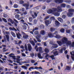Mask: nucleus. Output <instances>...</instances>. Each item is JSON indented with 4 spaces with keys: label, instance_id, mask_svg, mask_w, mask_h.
<instances>
[{
    "label": "nucleus",
    "instance_id": "7",
    "mask_svg": "<svg viewBox=\"0 0 74 74\" xmlns=\"http://www.w3.org/2000/svg\"><path fill=\"white\" fill-rule=\"evenodd\" d=\"M54 1L57 4H62L63 2V0H54Z\"/></svg>",
    "mask_w": 74,
    "mask_h": 74
},
{
    "label": "nucleus",
    "instance_id": "33",
    "mask_svg": "<svg viewBox=\"0 0 74 74\" xmlns=\"http://www.w3.org/2000/svg\"><path fill=\"white\" fill-rule=\"evenodd\" d=\"M45 54H46V56H45V59H47V60H48V58H47V57L49 56V55H48V54L46 53H45Z\"/></svg>",
    "mask_w": 74,
    "mask_h": 74
},
{
    "label": "nucleus",
    "instance_id": "35",
    "mask_svg": "<svg viewBox=\"0 0 74 74\" xmlns=\"http://www.w3.org/2000/svg\"><path fill=\"white\" fill-rule=\"evenodd\" d=\"M60 6L62 8H65V7H66V4L62 3V4H61Z\"/></svg>",
    "mask_w": 74,
    "mask_h": 74
},
{
    "label": "nucleus",
    "instance_id": "41",
    "mask_svg": "<svg viewBox=\"0 0 74 74\" xmlns=\"http://www.w3.org/2000/svg\"><path fill=\"white\" fill-rule=\"evenodd\" d=\"M52 10L53 12H56V11H57V8H53Z\"/></svg>",
    "mask_w": 74,
    "mask_h": 74
},
{
    "label": "nucleus",
    "instance_id": "48",
    "mask_svg": "<svg viewBox=\"0 0 74 74\" xmlns=\"http://www.w3.org/2000/svg\"><path fill=\"white\" fill-rule=\"evenodd\" d=\"M15 17L16 19H18V18H19V15L18 14H17L15 16Z\"/></svg>",
    "mask_w": 74,
    "mask_h": 74
},
{
    "label": "nucleus",
    "instance_id": "34",
    "mask_svg": "<svg viewBox=\"0 0 74 74\" xmlns=\"http://www.w3.org/2000/svg\"><path fill=\"white\" fill-rule=\"evenodd\" d=\"M45 52H46V53H48L49 52V49L47 48H45L44 50Z\"/></svg>",
    "mask_w": 74,
    "mask_h": 74
},
{
    "label": "nucleus",
    "instance_id": "58",
    "mask_svg": "<svg viewBox=\"0 0 74 74\" xmlns=\"http://www.w3.org/2000/svg\"><path fill=\"white\" fill-rule=\"evenodd\" d=\"M14 73L13 72H6L5 74H12Z\"/></svg>",
    "mask_w": 74,
    "mask_h": 74
},
{
    "label": "nucleus",
    "instance_id": "16",
    "mask_svg": "<svg viewBox=\"0 0 74 74\" xmlns=\"http://www.w3.org/2000/svg\"><path fill=\"white\" fill-rule=\"evenodd\" d=\"M47 13L49 14H53L54 12H53V10H52L51 9H49L47 10Z\"/></svg>",
    "mask_w": 74,
    "mask_h": 74
},
{
    "label": "nucleus",
    "instance_id": "23",
    "mask_svg": "<svg viewBox=\"0 0 74 74\" xmlns=\"http://www.w3.org/2000/svg\"><path fill=\"white\" fill-rule=\"evenodd\" d=\"M8 22H10L12 24H14V21H12V20L11 18L8 19Z\"/></svg>",
    "mask_w": 74,
    "mask_h": 74
},
{
    "label": "nucleus",
    "instance_id": "56",
    "mask_svg": "<svg viewBox=\"0 0 74 74\" xmlns=\"http://www.w3.org/2000/svg\"><path fill=\"white\" fill-rule=\"evenodd\" d=\"M23 3H24V1H23L21 0L20 1V4H22Z\"/></svg>",
    "mask_w": 74,
    "mask_h": 74
},
{
    "label": "nucleus",
    "instance_id": "12",
    "mask_svg": "<svg viewBox=\"0 0 74 74\" xmlns=\"http://www.w3.org/2000/svg\"><path fill=\"white\" fill-rule=\"evenodd\" d=\"M70 54L71 55V58L72 60L74 61V51H73L72 52H70Z\"/></svg>",
    "mask_w": 74,
    "mask_h": 74
},
{
    "label": "nucleus",
    "instance_id": "62",
    "mask_svg": "<svg viewBox=\"0 0 74 74\" xmlns=\"http://www.w3.org/2000/svg\"><path fill=\"white\" fill-rule=\"evenodd\" d=\"M31 62L32 63H35V61L34 60H31Z\"/></svg>",
    "mask_w": 74,
    "mask_h": 74
},
{
    "label": "nucleus",
    "instance_id": "37",
    "mask_svg": "<svg viewBox=\"0 0 74 74\" xmlns=\"http://www.w3.org/2000/svg\"><path fill=\"white\" fill-rule=\"evenodd\" d=\"M50 21H51V22L52 21H53V20H55V17L53 16L51 17L50 18Z\"/></svg>",
    "mask_w": 74,
    "mask_h": 74
},
{
    "label": "nucleus",
    "instance_id": "21",
    "mask_svg": "<svg viewBox=\"0 0 74 74\" xmlns=\"http://www.w3.org/2000/svg\"><path fill=\"white\" fill-rule=\"evenodd\" d=\"M53 53L54 56H57V55H59V53L57 51H56L53 52Z\"/></svg>",
    "mask_w": 74,
    "mask_h": 74
},
{
    "label": "nucleus",
    "instance_id": "44",
    "mask_svg": "<svg viewBox=\"0 0 74 74\" xmlns=\"http://www.w3.org/2000/svg\"><path fill=\"white\" fill-rule=\"evenodd\" d=\"M50 57L51 58V59H52L53 60H54V59H55V58H54L55 57V56L54 55L51 56Z\"/></svg>",
    "mask_w": 74,
    "mask_h": 74
},
{
    "label": "nucleus",
    "instance_id": "19",
    "mask_svg": "<svg viewBox=\"0 0 74 74\" xmlns=\"http://www.w3.org/2000/svg\"><path fill=\"white\" fill-rule=\"evenodd\" d=\"M16 36L18 38V39H20V37L22 36V34H21L20 33H19V32H18V34H16Z\"/></svg>",
    "mask_w": 74,
    "mask_h": 74
},
{
    "label": "nucleus",
    "instance_id": "40",
    "mask_svg": "<svg viewBox=\"0 0 74 74\" xmlns=\"http://www.w3.org/2000/svg\"><path fill=\"white\" fill-rule=\"evenodd\" d=\"M39 12H37V13L36 12H34V15L35 16H36V17H37V14H38Z\"/></svg>",
    "mask_w": 74,
    "mask_h": 74
},
{
    "label": "nucleus",
    "instance_id": "52",
    "mask_svg": "<svg viewBox=\"0 0 74 74\" xmlns=\"http://www.w3.org/2000/svg\"><path fill=\"white\" fill-rule=\"evenodd\" d=\"M37 20L36 19H34V25H36L37 24Z\"/></svg>",
    "mask_w": 74,
    "mask_h": 74
},
{
    "label": "nucleus",
    "instance_id": "27",
    "mask_svg": "<svg viewBox=\"0 0 74 74\" xmlns=\"http://www.w3.org/2000/svg\"><path fill=\"white\" fill-rule=\"evenodd\" d=\"M9 30H12V31H14H14H15V32H16L17 31L16 29L14 28H11V27H10L9 28Z\"/></svg>",
    "mask_w": 74,
    "mask_h": 74
},
{
    "label": "nucleus",
    "instance_id": "36",
    "mask_svg": "<svg viewBox=\"0 0 74 74\" xmlns=\"http://www.w3.org/2000/svg\"><path fill=\"white\" fill-rule=\"evenodd\" d=\"M30 42L31 44H32L33 46H34V45H35V43H34V42L33 40H32L30 41Z\"/></svg>",
    "mask_w": 74,
    "mask_h": 74
},
{
    "label": "nucleus",
    "instance_id": "29",
    "mask_svg": "<svg viewBox=\"0 0 74 74\" xmlns=\"http://www.w3.org/2000/svg\"><path fill=\"white\" fill-rule=\"evenodd\" d=\"M53 47L54 48H57L58 47V45L56 44H53Z\"/></svg>",
    "mask_w": 74,
    "mask_h": 74
},
{
    "label": "nucleus",
    "instance_id": "6",
    "mask_svg": "<svg viewBox=\"0 0 74 74\" xmlns=\"http://www.w3.org/2000/svg\"><path fill=\"white\" fill-rule=\"evenodd\" d=\"M27 3H25L23 4V6L25 7L26 10H27L29 9V2H27Z\"/></svg>",
    "mask_w": 74,
    "mask_h": 74
},
{
    "label": "nucleus",
    "instance_id": "15",
    "mask_svg": "<svg viewBox=\"0 0 74 74\" xmlns=\"http://www.w3.org/2000/svg\"><path fill=\"white\" fill-rule=\"evenodd\" d=\"M73 15V13L69 12L67 13V16H68V17H71Z\"/></svg>",
    "mask_w": 74,
    "mask_h": 74
},
{
    "label": "nucleus",
    "instance_id": "53",
    "mask_svg": "<svg viewBox=\"0 0 74 74\" xmlns=\"http://www.w3.org/2000/svg\"><path fill=\"white\" fill-rule=\"evenodd\" d=\"M16 62H17V63H18V62H20V61H21V60H20L19 58H16Z\"/></svg>",
    "mask_w": 74,
    "mask_h": 74
},
{
    "label": "nucleus",
    "instance_id": "30",
    "mask_svg": "<svg viewBox=\"0 0 74 74\" xmlns=\"http://www.w3.org/2000/svg\"><path fill=\"white\" fill-rule=\"evenodd\" d=\"M68 11L72 13V12H74V9L72 8L68 10Z\"/></svg>",
    "mask_w": 74,
    "mask_h": 74
},
{
    "label": "nucleus",
    "instance_id": "54",
    "mask_svg": "<svg viewBox=\"0 0 74 74\" xmlns=\"http://www.w3.org/2000/svg\"><path fill=\"white\" fill-rule=\"evenodd\" d=\"M2 20H3V21L5 22L6 23H7V21L6 19L4 18H2Z\"/></svg>",
    "mask_w": 74,
    "mask_h": 74
},
{
    "label": "nucleus",
    "instance_id": "45",
    "mask_svg": "<svg viewBox=\"0 0 74 74\" xmlns=\"http://www.w3.org/2000/svg\"><path fill=\"white\" fill-rule=\"evenodd\" d=\"M29 22H32V21H33V18L32 17H29Z\"/></svg>",
    "mask_w": 74,
    "mask_h": 74
},
{
    "label": "nucleus",
    "instance_id": "28",
    "mask_svg": "<svg viewBox=\"0 0 74 74\" xmlns=\"http://www.w3.org/2000/svg\"><path fill=\"white\" fill-rule=\"evenodd\" d=\"M5 36L7 41L9 42V41H10V36L8 35H6Z\"/></svg>",
    "mask_w": 74,
    "mask_h": 74
},
{
    "label": "nucleus",
    "instance_id": "61",
    "mask_svg": "<svg viewBox=\"0 0 74 74\" xmlns=\"http://www.w3.org/2000/svg\"><path fill=\"white\" fill-rule=\"evenodd\" d=\"M32 18H33V19H35V18H36V16H34V15L33 14H32Z\"/></svg>",
    "mask_w": 74,
    "mask_h": 74
},
{
    "label": "nucleus",
    "instance_id": "1",
    "mask_svg": "<svg viewBox=\"0 0 74 74\" xmlns=\"http://www.w3.org/2000/svg\"><path fill=\"white\" fill-rule=\"evenodd\" d=\"M68 40V38H66V37H64L62 39V43L64 44H66L67 42V41Z\"/></svg>",
    "mask_w": 74,
    "mask_h": 74
},
{
    "label": "nucleus",
    "instance_id": "25",
    "mask_svg": "<svg viewBox=\"0 0 74 74\" xmlns=\"http://www.w3.org/2000/svg\"><path fill=\"white\" fill-rule=\"evenodd\" d=\"M53 14H54V15L57 16H60V13L58 12H54Z\"/></svg>",
    "mask_w": 74,
    "mask_h": 74
},
{
    "label": "nucleus",
    "instance_id": "26",
    "mask_svg": "<svg viewBox=\"0 0 74 74\" xmlns=\"http://www.w3.org/2000/svg\"><path fill=\"white\" fill-rule=\"evenodd\" d=\"M40 33L41 34H42V35H43V36H44V35L45 34V31L44 30H41L40 31Z\"/></svg>",
    "mask_w": 74,
    "mask_h": 74
},
{
    "label": "nucleus",
    "instance_id": "63",
    "mask_svg": "<svg viewBox=\"0 0 74 74\" xmlns=\"http://www.w3.org/2000/svg\"><path fill=\"white\" fill-rule=\"evenodd\" d=\"M31 56L32 58H33L34 57V54L33 53H32L31 54Z\"/></svg>",
    "mask_w": 74,
    "mask_h": 74
},
{
    "label": "nucleus",
    "instance_id": "10",
    "mask_svg": "<svg viewBox=\"0 0 74 74\" xmlns=\"http://www.w3.org/2000/svg\"><path fill=\"white\" fill-rule=\"evenodd\" d=\"M71 69V66H66L65 69V70H68V71H70Z\"/></svg>",
    "mask_w": 74,
    "mask_h": 74
},
{
    "label": "nucleus",
    "instance_id": "8",
    "mask_svg": "<svg viewBox=\"0 0 74 74\" xmlns=\"http://www.w3.org/2000/svg\"><path fill=\"white\" fill-rule=\"evenodd\" d=\"M41 36L40 35H37L36 36V38H37V40L38 42H41V41L40 40V38H41Z\"/></svg>",
    "mask_w": 74,
    "mask_h": 74
},
{
    "label": "nucleus",
    "instance_id": "24",
    "mask_svg": "<svg viewBox=\"0 0 74 74\" xmlns=\"http://www.w3.org/2000/svg\"><path fill=\"white\" fill-rule=\"evenodd\" d=\"M55 24L57 26H59L60 25V23L58 21H55Z\"/></svg>",
    "mask_w": 74,
    "mask_h": 74
},
{
    "label": "nucleus",
    "instance_id": "32",
    "mask_svg": "<svg viewBox=\"0 0 74 74\" xmlns=\"http://www.w3.org/2000/svg\"><path fill=\"white\" fill-rule=\"evenodd\" d=\"M65 44H66L67 45H71V42L68 40Z\"/></svg>",
    "mask_w": 74,
    "mask_h": 74
},
{
    "label": "nucleus",
    "instance_id": "57",
    "mask_svg": "<svg viewBox=\"0 0 74 74\" xmlns=\"http://www.w3.org/2000/svg\"><path fill=\"white\" fill-rule=\"evenodd\" d=\"M66 32L67 33H70V30L69 29L66 30Z\"/></svg>",
    "mask_w": 74,
    "mask_h": 74
},
{
    "label": "nucleus",
    "instance_id": "49",
    "mask_svg": "<svg viewBox=\"0 0 74 74\" xmlns=\"http://www.w3.org/2000/svg\"><path fill=\"white\" fill-rule=\"evenodd\" d=\"M3 17L5 18H7V14H3Z\"/></svg>",
    "mask_w": 74,
    "mask_h": 74
},
{
    "label": "nucleus",
    "instance_id": "9",
    "mask_svg": "<svg viewBox=\"0 0 74 74\" xmlns=\"http://www.w3.org/2000/svg\"><path fill=\"white\" fill-rule=\"evenodd\" d=\"M23 23L24 25H23V28L24 30H26L27 29V27L25 25H26L27 26H28V24L25 23Z\"/></svg>",
    "mask_w": 74,
    "mask_h": 74
},
{
    "label": "nucleus",
    "instance_id": "59",
    "mask_svg": "<svg viewBox=\"0 0 74 74\" xmlns=\"http://www.w3.org/2000/svg\"><path fill=\"white\" fill-rule=\"evenodd\" d=\"M49 16H47L46 17H45L44 18L45 20H47V19H49Z\"/></svg>",
    "mask_w": 74,
    "mask_h": 74
},
{
    "label": "nucleus",
    "instance_id": "39",
    "mask_svg": "<svg viewBox=\"0 0 74 74\" xmlns=\"http://www.w3.org/2000/svg\"><path fill=\"white\" fill-rule=\"evenodd\" d=\"M11 34L14 37H16L15 34L13 32H11Z\"/></svg>",
    "mask_w": 74,
    "mask_h": 74
},
{
    "label": "nucleus",
    "instance_id": "64",
    "mask_svg": "<svg viewBox=\"0 0 74 74\" xmlns=\"http://www.w3.org/2000/svg\"><path fill=\"white\" fill-rule=\"evenodd\" d=\"M40 74V73L38 72H37V71H36L34 72V74Z\"/></svg>",
    "mask_w": 74,
    "mask_h": 74
},
{
    "label": "nucleus",
    "instance_id": "11",
    "mask_svg": "<svg viewBox=\"0 0 74 74\" xmlns=\"http://www.w3.org/2000/svg\"><path fill=\"white\" fill-rule=\"evenodd\" d=\"M12 55H15L14 54L11 53L9 55V56H10V58H12V59H13L14 60H15L16 59V58L15 57L16 56H12Z\"/></svg>",
    "mask_w": 74,
    "mask_h": 74
},
{
    "label": "nucleus",
    "instance_id": "5",
    "mask_svg": "<svg viewBox=\"0 0 74 74\" xmlns=\"http://www.w3.org/2000/svg\"><path fill=\"white\" fill-rule=\"evenodd\" d=\"M27 45L28 46V48L29 51L30 52L32 51V49H33V48L32 47V45L30 43L27 44Z\"/></svg>",
    "mask_w": 74,
    "mask_h": 74
},
{
    "label": "nucleus",
    "instance_id": "2",
    "mask_svg": "<svg viewBox=\"0 0 74 74\" xmlns=\"http://www.w3.org/2000/svg\"><path fill=\"white\" fill-rule=\"evenodd\" d=\"M58 34V31H56L55 33L53 34L54 35V34H56V36H54V37L56 38H57V39H59V38H62L61 37V36H60L59 35H57Z\"/></svg>",
    "mask_w": 74,
    "mask_h": 74
},
{
    "label": "nucleus",
    "instance_id": "43",
    "mask_svg": "<svg viewBox=\"0 0 74 74\" xmlns=\"http://www.w3.org/2000/svg\"><path fill=\"white\" fill-rule=\"evenodd\" d=\"M65 31V29L63 28H62L60 30V32L61 33H64V31Z\"/></svg>",
    "mask_w": 74,
    "mask_h": 74
},
{
    "label": "nucleus",
    "instance_id": "46",
    "mask_svg": "<svg viewBox=\"0 0 74 74\" xmlns=\"http://www.w3.org/2000/svg\"><path fill=\"white\" fill-rule=\"evenodd\" d=\"M21 67L23 69H25V70H27V67L25 66H21Z\"/></svg>",
    "mask_w": 74,
    "mask_h": 74
},
{
    "label": "nucleus",
    "instance_id": "38",
    "mask_svg": "<svg viewBox=\"0 0 74 74\" xmlns=\"http://www.w3.org/2000/svg\"><path fill=\"white\" fill-rule=\"evenodd\" d=\"M55 29L54 28L51 27L50 28V31L51 32H54V31H55Z\"/></svg>",
    "mask_w": 74,
    "mask_h": 74
},
{
    "label": "nucleus",
    "instance_id": "60",
    "mask_svg": "<svg viewBox=\"0 0 74 74\" xmlns=\"http://www.w3.org/2000/svg\"><path fill=\"white\" fill-rule=\"evenodd\" d=\"M62 18L63 19H65L66 18V15H63L62 16Z\"/></svg>",
    "mask_w": 74,
    "mask_h": 74
},
{
    "label": "nucleus",
    "instance_id": "22",
    "mask_svg": "<svg viewBox=\"0 0 74 74\" xmlns=\"http://www.w3.org/2000/svg\"><path fill=\"white\" fill-rule=\"evenodd\" d=\"M58 20L59 22H61V23L63 22V20L60 17L58 18Z\"/></svg>",
    "mask_w": 74,
    "mask_h": 74
},
{
    "label": "nucleus",
    "instance_id": "4",
    "mask_svg": "<svg viewBox=\"0 0 74 74\" xmlns=\"http://www.w3.org/2000/svg\"><path fill=\"white\" fill-rule=\"evenodd\" d=\"M45 23L46 26H48L51 23V21H50L49 20H46L45 21Z\"/></svg>",
    "mask_w": 74,
    "mask_h": 74
},
{
    "label": "nucleus",
    "instance_id": "13",
    "mask_svg": "<svg viewBox=\"0 0 74 74\" xmlns=\"http://www.w3.org/2000/svg\"><path fill=\"white\" fill-rule=\"evenodd\" d=\"M39 51L40 53H41L42 52V47H38L37 48V49H36V51L37 52H38Z\"/></svg>",
    "mask_w": 74,
    "mask_h": 74
},
{
    "label": "nucleus",
    "instance_id": "18",
    "mask_svg": "<svg viewBox=\"0 0 74 74\" xmlns=\"http://www.w3.org/2000/svg\"><path fill=\"white\" fill-rule=\"evenodd\" d=\"M48 35L50 38H53V37H54L53 35L51 33H49L48 34Z\"/></svg>",
    "mask_w": 74,
    "mask_h": 74
},
{
    "label": "nucleus",
    "instance_id": "31",
    "mask_svg": "<svg viewBox=\"0 0 74 74\" xmlns=\"http://www.w3.org/2000/svg\"><path fill=\"white\" fill-rule=\"evenodd\" d=\"M29 37V36L27 35L26 34L25 35H24L23 37V38H24V39H27V38Z\"/></svg>",
    "mask_w": 74,
    "mask_h": 74
},
{
    "label": "nucleus",
    "instance_id": "20",
    "mask_svg": "<svg viewBox=\"0 0 74 74\" xmlns=\"http://www.w3.org/2000/svg\"><path fill=\"white\" fill-rule=\"evenodd\" d=\"M57 42L59 46H62L64 44L62 42L60 41H57Z\"/></svg>",
    "mask_w": 74,
    "mask_h": 74
},
{
    "label": "nucleus",
    "instance_id": "51",
    "mask_svg": "<svg viewBox=\"0 0 74 74\" xmlns=\"http://www.w3.org/2000/svg\"><path fill=\"white\" fill-rule=\"evenodd\" d=\"M34 34H35V35H38V31H35L34 32Z\"/></svg>",
    "mask_w": 74,
    "mask_h": 74
},
{
    "label": "nucleus",
    "instance_id": "42",
    "mask_svg": "<svg viewBox=\"0 0 74 74\" xmlns=\"http://www.w3.org/2000/svg\"><path fill=\"white\" fill-rule=\"evenodd\" d=\"M38 56L39 59H41V58H42V57H41V55L40 53H38Z\"/></svg>",
    "mask_w": 74,
    "mask_h": 74
},
{
    "label": "nucleus",
    "instance_id": "50",
    "mask_svg": "<svg viewBox=\"0 0 74 74\" xmlns=\"http://www.w3.org/2000/svg\"><path fill=\"white\" fill-rule=\"evenodd\" d=\"M18 7V5L16 4H15L14 5V7L15 8H17Z\"/></svg>",
    "mask_w": 74,
    "mask_h": 74
},
{
    "label": "nucleus",
    "instance_id": "55",
    "mask_svg": "<svg viewBox=\"0 0 74 74\" xmlns=\"http://www.w3.org/2000/svg\"><path fill=\"white\" fill-rule=\"evenodd\" d=\"M65 1L66 3H71V0H66Z\"/></svg>",
    "mask_w": 74,
    "mask_h": 74
},
{
    "label": "nucleus",
    "instance_id": "3",
    "mask_svg": "<svg viewBox=\"0 0 74 74\" xmlns=\"http://www.w3.org/2000/svg\"><path fill=\"white\" fill-rule=\"evenodd\" d=\"M31 69H41V70H42V68L41 66H40L39 67H38L37 66H35L34 68L32 66H31L28 69L29 71H31Z\"/></svg>",
    "mask_w": 74,
    "mask_h": 74
},
{
    "label": "nucleus",
    "instance_id": "14",
    "mask_svg": "<svg viewBox=\"0 0 74 74\" xmlns=\"http://www.w3.org/2000/svg\"><path fill=\"white\" fill-rule=\"evenodd\" d=\"M38 28L37 27H36L34 28V29H33L32 31L30 32V33L32 34H34V32L35 31V30H38Z\"/></svg>",
    "mask_w": 74,
    "mask_h": 74
},
{
    "label": "nucleus",
    "instance_id": "47",
    "mask_svg": "<svg viewBox=\"0 0 74 74\" xmlns=\"http://www.w3.org/2000/svg\"><path fill=\"white\" fill-rule=\"evenodd\" d=\"M40 27L41 29H44V27H45V26H44V25H41L40 26Z\"/></svg>",
    "mask_w": 74,
    "mask_h": 74
},
{
    "label": "nucleus",
    "instance_id": "17",
    "mask_svg": "<svg viewBox=\"0 0 74 74\" xmlns=\"http://www.w3.org/2000/svg\"><path fill=\"white\" fill-rule=\"evenodd\" d=\"M63 10L62 9H60V6H58L57 8V12H62Z\"/></svg>",
    "mask_w": 74,
    "mask_h": 74
}]
</instances>
